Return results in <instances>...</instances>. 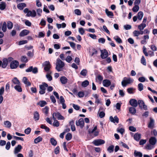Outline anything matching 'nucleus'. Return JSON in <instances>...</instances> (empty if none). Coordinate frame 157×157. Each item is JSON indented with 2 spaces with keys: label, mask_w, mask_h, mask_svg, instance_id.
Returning <instances> with one entry per match:
<instances>
[{
  "label": "nucleus",
  "mask_w": 157,
  "mask_h": 157,
  "mask_svg": "<svg viewBox=\"0 0 157 157\" xmlns=\"http://www.w3.org/2000/svg\"><path fill=\"white\" fill-rule=\"evenodd\" d=\"M56 69L58 71H61L62 68L64 66V63L59 58L57 59L56 64Z\"/></svg>",
  "instance_id": "nucleus-1"
},
{
  "label": "nucleus",
  "mask_w": 157,
  "mask_h": 157,
  "mask_svg": "<svg viewBox=\"0 0 157 157\" xmlns=\"http://www.w3.org/2000/svg\"><path fill=\"white\" fill-rule=\"evenodd\" d=\"M133 81V80L130 78L124 77L121 82V84L123 86L125 87L127 84H130Z\"/></svg>",
  "instance_id": "nucleus-2"
},
{
  "label": "nucleus",
  "mask_w": 157,
  "mask_h": 157,
  "mask_svg": "<svg viewBox=\"0 0 157 157\" xmlns=\"http://www.w3.org/2000/svg\"><path fill=\"white\" fill-rule=\"evenodd\" d=\"M42 66L44 67V70L48 72V74H51L52 72L50 71L51 65L49 61H46L42 63Z\"/></svg>",
  "instance_id": "nucleus-3"
},
{
  "label": "nucleus",
  "mask_w": 157,
  "mask_h": 157,
  "mask_svg": "<svg viewBox=\"0 0 157 157\" xmlns=\"http://www.w3.org/2000/svg\"><path fill=\"white\" fill-rule=\"evenodd\" d=\"M48 87V85L45 82H43L41 85H40L39 93L41 94H44L45 92L46 88Z\"/></svg>",
  "instance_id": "nucleus-4"
},
{
  "label": "nucleus",
  "mask_w": 157,
  "mask_h": 157,
  "mask_svg": "<svg viewBox=\"0 0 157 157\" xmlns=\"http://www.w3.org/2000/svg\"><path fill=\"white\" fill-rule=\"evenodd\" d=\"M138 104L141 109H143L145 110L147 109V106L145 105L144 101L142 100H139L138 101Z\"/></svg>",
  "instance_id": "nucleus-5"
},
{
  "label": "nucleus",
  "mask_w": 157,
  "mask_h": 157,
  "mask_svg": "<svg viewBox=\"0 0 157 157\" xmlns=\"http://www.w3.org/2000/svg\"><path fill=\"white\" fill-rule=\"evenodd\" d=\"M84 122L83 119L82 118L80 119L78 121H76V124L77 126H79L82 128L84 126Z\"/></svg>",
  "instance_id": "nucleus-6"
},
{
  "label": "nucleus",
  "mask_w": 157,
  "mask_h": 157,
  "mask_svg": "<svg viewBox=\"0 0 157 157\" xmlns=\"http://www.w3.org/2000/svg\"><path fill=\"white\" fill-rule=\"evenodd\" d=\"M105 143V141L102 139L95 140L93 142V143L95 146H99Z\"/></svg>",
  "instance_id": "nucleus-7"
},
{
  "label": "nucleus",
  "mask_w": 157,
  "mask_h": 157,
  "mask_svg": "<svg viewBox=\"0 0 157 157\" xmlns=\"http://www.w3.org/2000/svg\"><path fill=\"white\" fill-rule=\"evenodd\" d=\"M11 87H13L15 85L21 84L20 82L17 77H14L12 80Z\"/></svg>",
  "instance_id": "nucleus-8"
},
{
  "label": "nucleus",
  "mask_w": 157,
  "mask_h": 157,
  "mask_svg": "<svg viewBox=\"0 0 157 157\" xmlns=\"http://www.w3.org/2000/svg\"><path fill=\"white\" fill-rule=\"evenodd\" d=\"M101 52V57L102 59H105L108 56V53L106 50H100Z\"/></svg>",
  "instance_id": "nucleus-9"
},
{
  "label": "nucleus",
  "mask_w": 157,
  "mask_h": 157,
  "mask_svg": "<svg viewBox=\"0 0 157 157\" xmlns=\"http://www.w3.org/2000/svg\"><path fill=\"white\" fill-rule=\"evenodd\" d=\"M18 62L17 61H13L10 63V67L12 69L16 68L18 67Z\"/></svg>",
  "instance_id": "nucleus-10"
},
{
  "label": "nucleus",
  "mask_w": 157,
  "mask_h": 157,
  "mask_svg": "<svg viewBox=\"0 0 157 157\" xmlns=\"http://www.w3.org/2000/svg\"><path fill=\"white\" fill-rule=\"evenodd\" d=\"M36 15V11L34 10L32 11L29 10V12L26 14V16L28 17H35Z\"/></svg>",
  "instance_id": "nucleus-11"
},
{
  "label": "nucleus",
  "mask_w": 157,
  "mask_h": 157,
  "mask_svg": "<svg viewBox=\"0 0 157 157\" xmlns=\"http://www.w3.org/2000/svg\"><path fill=\"white\" fill-rule=\"evenodd\" d=\"M97 129V126H95L94 127V128L92 129H89V133H93L94 135L95 136H96L98 135V131H96V130Z\"/></svg>",
  "instance_id": "nucleus-12"
},
{
  "label": "nucleus",
  "mask_w": 157,
  "mask_h": 157,
  "mask_svg": "<svg viewBox=\"0 0 157 157\" xmlns=\"http://www.w3.org/2000/svg\"><path fill=\"white\" fill-rule=\"evenodd\" d=\"M129 103L131 105L134 107H136L138 105V102L135 99H130L129 101Z\"/></svg>",
  "instance_id": "nucleus-13"
},
{
  "label": "nucleus",
  "mask_w": 157,
  "mask_h": 157,
  "mask_svg": "<svg viewBox=\"0 0 157 157\" xmlns=\"http://www.w3.org/2000/svg\"><path fill=\"white\" fill-rule=\"evenodd\" d=\"M110 121L112 122L115 123V122L118 123L119 122V119L117 116H115L114 117L112 116L109 117Z\"/></svg>",
  "instance_id": "nucleus-14"
},
{
  "label": "nucleus",
  "mask_w": 157,
  "mask_h": 157,
  "mask_svg": "<svg viewBox=\"0 0 157 157\" xmlns=\"http://www.w3.org/2000/svg\"><path fill=\"white\" fill-rule=\"evenodd\" d=\"M22 148V147L21 145H18L16 147L14 148V154H16L20 152Z\"/></svg>",
  "instance_id": "nucleus-15"
},
{
  "label": "nucleus",
  "mask_w": 157,
  "mask_h": 157,
  "mask_svg": "<svg viewBox=\"0 0 157 157\" xmlns=\"http://www.w3.org/2000/svg\"><path fill=\"white\" fill-rule=\"evenodd\" d=\"M102 84L104 86L108 87L111 85V82L108 79H105L103 80Z\"/></svg>",
  "instance_id": "nucleus-16"
},
{
  "label": "nucleus",
  "mask_w": 157,
  "mask_h": 157,
  "mask_svg": "<svg viewBox=\"0 0 157 157\" xmlns=\"http://www.w3.org/2000/svg\"><path fill=\"white\" fill-rule=\"evenodd\" d=\"M154 120L151 117L150 118V122L148 124V127L150 128H153L154 127Z\"/></svg>",
  "instance_id": "nucleus-17"
},
{
  "label": "nucleus",
  "mask_w": 157,
  "mask_h": 157,
  "mask_svg": "<svg viewBox=\"0 0 157 157\" xmlns=\"http://www.w3.org/2000/svg\"><path fill=\"white\" fill-rule=\"evenodd\" d=\"M156 142L157 139L155 137H151L149 140V143L154 146Z\"/></svg>",
  "instance_id": "nucleus-18"
},
{
  "label": "nucleus",
  "mask_w": 157,
  "mask_h": 157,
  "mask_svg": "<svg viewBox=\"0 0 157 157\" xmlns=\"http://www.w3.org/2000/svg\"><path fill=\"white\" fill-rule=\"evenodd\" d=\"M29 33V31L27 30L24 29L19 34L20 36H24L27 35Z\"/></svg>",
  "instance_id": "nucleus-19"
},
{
  "label": "nucleus",
  "mask_w": 157,
  "mask_h": 157,
  "mask_svg": "<svg viewBox=\"0 0 157 157\" xmlns=\"http://www.w3.org/2000/svg\"><path fill=\"white\" fill-rule=\"evenodd\" d=\"M54 115H55V117L58 120H62L64 119V117L61 116L59 112L54 113Z\"/></svg>",
  "instance_id": "nucleus-20"
},
{
  "label": "nucleus",
  "mask_w": 157,
  "mask_h": 157,
  "mask_svg": "<svg viewBox=\"0 0 157 157\" xmlns=\"http://www.w3.org/2000/svg\"><path fill=\"white\" fill-rule=\"evenodd\" d=\"M149 39V36L148 35L144 36L143 37V39L141 41V43L142 44H146L147 43V40Z\"/></svg>",
  "instance_id": "nucleus-21"
},
{
  "label": "nucleus",
  "mask_w": 157,
  "mask_h": 157,
  "mask_svg": "<svg viewBox=\"0 0 157 157\" xmlns=\"http://www.w3.org/2000/svg\"><path fill=\"white\" fill-rule=\"evenodd\" d=\"M13 87L17 92H21L22 91V89L21 87V84L15 85Z\"/></svg>",
  "instance_id": "nucleus-22"
},
{
  "label": "nucleus",
  "mask_w": 157,
  "mask_h": 157,
  "mask_svg": "<svg viewBox=\"0 0 157 157\" xmlns=\"http://www.w3.org/2000/svg\"><path fill=\"white\" fill-rule=\"evenodd\" d=\"M33 118L35 121H38L40 118V115L37 111H35L33 113Z\"/></svg>",
  "instance_id": "nucleus-23"
},
{
  "label": "nucleus",
  "mask_w": 157,
  "mask_h": 157,
  "mask_svg": "<svg viewBox=\"0 0 157 157\" xmlns=\"http://www.w3.org/2000/svg\"><path fill=\"white\" fill-rule=\"evenodd\" d=\"M26 5L25 3H21L18 4L17 6V8L20 10H23V8L26 7Z\"/></svg>",
  "instance_id": "nucleus-24"
},
{
  "label": "nucleus",
  "mask_w": 157,
  "mask_h": 157,
  "mask_svg": "<svg viewBox=\"0 0 157 157\" xmlns=\"http://www.w3.org/2000/svg\"><path fill=\"white\" fill-rule=\"evenodd\" d=\"M22 81L25 84L28 86H30L31 85L30 82L28 81L27 78L25 77H23Z\"/></svg>",
  "instance_id": "nucleus-25"
},
{
  "label": "nucleus",
  "mask_w": 157,
  "mask_h": 157,
  "mask_svg": "<svg viewBox=\"0 0 157 157\" xmlns=\"http://www.w3.org/2000/svg\"><path fill=\"white\" fill-rule=\"evenodd\" d=\"M105 13L107 16L110 18H113V13L111 11H109L108 10L106 9L105 10Z\"/></svg>",
  "instance_id": "nucleus-26"
},
{
  "label": "nucleus",
  "mask_w": 157,
  "mask_h": 157,
  "mask_svg": "<svg viewBox=\"0 0 157 157\" xmlns=\"http://www.w3.org/2000/svg\"><path fill=\"white\" fill-rule=\"evenodd\" d=\"M8 62L7 61V60L6 59V58H4L2 60V67L3 68H5L7 64H8Z\"/></svg>",
  "instance_id": "nucleus-27"
},
{
  "label": "nucleus",
  "mask_w": 157,
  "mask_h": 157,
  "mask_svg": "<svg viewBox=\"0 0 157 157\" xmlns=\"http://www.w3.org/2000/svg\"><path fill=\"white\" fill-rule=\"evenodd\" d=\"M154 147L155 146L154 145L149 143L146 144L145 146V148L147 150H151L154 148Z\"/></svg>",
  "instance_id": "nucleus-28"
},
{
  "label": "nucleus",
  "mask_w": 157,
  "mask_h": 157,
  "mask_svg": "<svg viewBox=\"0 0 157 157\" xmlns=\"http://www.w3.org/2000/svg\"><path fill=\"white\" fill-rule=\"evenodd\" d=\"M67 79L64 76H62L60 78V81L62 84H65L67 82Z\"/></svg>",
  "instance_id": "nucleus-29"
},
{
  "label": "nucleus",
  "mask_w": 157,
  "mask_h": 157,
  "mask_svg": "<svg viewBox=\"0 0 157 157\" xmlns=\"http://www.w3.org/2000/svg\"><path fill=\"white\" fill-rule=\"evenodd\" d=\"M134 139L137 141H138L141 138V134L138 133H136L134 136Z\"/></svg>",
  "instance_id": "nucleus-30"
},
{
  "label": "nucleus",
  "mask_w": 157,
  "mask_h": 157,
  "mask_svg": "<svg viewBox=\"0 0 157 157\" xmlns=\"http://www.w3.org/2000/svg\"><path fill=\"white\" fill-rule=\"evenodd\" d=\"M4 124L5 127L7 128H10L11 126V123L8 121H6L4 122Z\"/></svg>",
  "instance_id": "nucleus-31"
},
{
  "label": "nucleus",
  "mask_w": 157,
  "mask_h": 157,
  "mask_svg": "<svg viewBox=\"0 0 157 157\" xmlns=\"http://www.w3.org/2000/svg\"><path fill=\"white\" fill-rule=\"evenodd\" d=\"M133 155L135 157H142L143 156L141 152L137 151L136 150L134 151Z\"/></svg>",
  "instance_id": "nucleus-32"
},
{
  "label": "nucleus",
  "mask_w": 157,
  "mask_h": 157,
  "mask_svg": "<svg viewBox=\"0 0 157 157\" xmlns=\"http://www.w3.org/2000/svg\"><path fill=\"white\" fill-rule=\"evenodd\" d=\"M6 6V3L4 2H1L0 4V10H4L5 9Z\"/></svg>",
  "instance_id": "nucleus-33"
},
{
  "label": "nucleus",
  "mask_w": 157,
  "mask_h": 157,
  "mask_svg": "<svg viewBox=\"0 0 157 157\" xmlns=\"http://www.w3.org/2000/svg\"><path fill=\"white\" fill-rule=\"evenodd\" d=\"M66 24L64 23H63L62 24H56V26L58 29H59L61 27L64 28L66 27Z\"/></svg>",
  "instance_id": "nucleus-34"
},
{
  "label": "nucleus",
  "mask_w": 157,
  "mask_h": 157,
  "mask_svg": "<svg viewBox=\"0 0 157 157\" xmlns=\"http://www.w3.org/2000/svg\"><path fill=\"white\" fill-rule=\"evenodd\" d=\"M113 39L118 43H122V41L121 39L118 36H116L114 37Z\"/></svg>",
  "instance_id": "nucleus-35"
},
{
  "label": "nucleus",
  "mask_w": 157,
  "mask_h": 157,
  "mask_svg": "<svg viewBox=\"0 0 157 157\" xmlns=\"http://www.w3.org/2000/svg\"><path fill=\"white\" fill-rule=\"evenodd\" d=\"M103 77L100 75H98L96 77V81H99L101 82L103 80Z\"/></svg>",
  "instance_id": "nucleus-36"
},
{
  "label": "nucleus",
  "mask_w": 157,
  "mask_h": 157,
  "mask_svg": "<svg viewBox=\"0 0 157 157\" xmlns=\"http://www.w3.org/2000/svg\"><path fill=\"white\" fill-rule=\"evenodd\" d=\"M42 138L41 136H39L34 139V143L36 144L42 141Z\"/></svg>",
  "instance_id": "nucleus-37"
},
{
  "label": "nucleus",
  "mask_w": 157,
  "mask_h": 157,
  "mask_svg": "<svg viewBox=\"0 0 157 157\" xmlns=\"http://www.w3.org/2000/svg\"><path fill=\"white\" fill-rule=\"evenodd\" d=\"M146 25L145 23H142L138 26L139 29L140 30H142L146 27Z\"/></svg>",
  "instance_id": "nucleus-38"
},
{
  "label": "nucleus",
  "mask_w": 157,
  "mask_h": 157,
  "mask_svg": "<svg viewBox=\"0 0 157 157\" xmlns=\"http://www.w3.org/2000/svg\"><path fill=\"white\" fill-rule=\"evenodd\" d=\"M129 111L130 113L132 114H135L136 112V109L132 107H130L129 109Z\"/></svg>",
  "instance_id": "nucleus-39"
},
{
  "label": "nucleus",
  "mask_w": 157,
  "mask_h": 157,
  "mask_svg": "<svg viewBox=\"0 0 157 157\" xmlns=\"http://www.w3.org/2000/svg\"><path fill=\"white\" fill-rule=\"evenodd\" d=\"M143 13L141 11H140L138 13L137 17L139 20H141L143 16Z\"/></svg>",
  "instance_id": "nucleus-40"
},
{
  "label": "nucleus",
  "mask_w": 157,
  "mask_h": 157,
  "mask_svg": "<svg viewBox=\"0 0 157 157\" xmlns=\"http://www.w3.org/2000/svg\"><path fill=\"white\" fill-rule=\"evenodd\" d=\"M37 104L39 105L40 107H43L47 104V102L44 101H41Z\"/></svg>",
  "instance_id": "nucleus-41"
},
{
  "label": "nucleus",
  "mask_w": 157,
  "mask_h": 157,
  "mask_svg": "<svg viewBox=\"0 0 157 157\" xmlns=\"http://www.w3.org/2000/svg\"><path fill=\"white\" fill-rule=\"evenodd\" d=\"M89 84V82L87 80L83 81L82 83V86L83 87H86Z\"/></svg>",
  "instance_id": "nucleus-42"
},
{
  "label": "nucleus",
  "mask_w": 157,
  "mask_h": 157,
  "mask_svg": "<svg viewBox=\"0 0 157 157\" xmlns=\"http://www.w3.org/2000/svg\"><path fill=\"white\" fill-rule=\"evenodd\" d=\"M114 146L112 145L109 146L107 148V150L109 153H111L113 151Z\"/></svg>",
  "instance_id": "nucleus-43"
},
{
  "label": "nucleus",
  "mask_w": 157,
  "mask_h": 157,
  "mask_svg": "<svg viewBox=\"0 0 157 157\" xmlns=\"http://www.w3.org/2000/svg\"><path fill=\"white\" fill-rule=\"evenodd\" d=\"M65 138L67 140H70L72 138V134L69 133H67L66 136Z\"/></svg>",
  "instance_id": "nucleus-44"
},
{
  "label": "nucleus",
  "mask_w": 157,
  "mask_h": 157,
  "mask_svg": "<svg viewBox=\"0 0 157 157\" xmlns=\"http://www.w3.org/2000/svg\"><path fill=\"white\" fill-rule=\"evenodd\" d=\"M138 90L140 91H141L143 90L144 86L142 83H140L138 85Z\"/></svg>",
  "instance_id": "nucleus-45"
},
{
  "label": "nucleus",
  "mask_w": 157,
  "mask_h": 157,
  "mask_svg": "<svg viewBox=\"0 0 157 157\" xmlns=\"http://www.w3.org/2000/svg\"><path fill=\"white\" fill-rule=\"evenodd\" d=\"M87 73V70L86 69H83L80 72V74L84 76H85L86 75Z\"/></svg>",
  "instance_id": "nucleus-46"
},
{
  "label": "nucleus",
  "mask_w": 157,
  "mask_h": 157,
  "mask_svg": "<svg viewBox=\"0 0 157 157\" xmlns=\"http://www.w3.org/2000/svg\"><path fill=\"white\" fill-rule=\"evenodd\" d=\"M7 24L6 22H4L2 26V30L4 32H5L6 30Z\"/></svg>",
  "instance_id": "nucleus-47"
},
{
  "label": "nucleus",
  "mask_w": 157,
  "mask_h": 157,
  "mask_svg": "<svg viewBox=\"0 0 157 157\" xmlns=\"http://www.w3.org/2000/svg\"><path fill=\"white\" fill-rule=\"evenodd\" d=\"M50 142L51 144L54 146H56L57 144V141L53 138H51V139Z\"/></svg>",
  "instance_id": "nucleus-48"
},
{
  "label": "nucleus",
  "mask_w": 157,
  "mask_h": 157,
  "mask_svg": "<svg viewBox=\"0 0 157 157\" xmlns=\"http://www.w3.org/2000/svg\"><path fill=\"white\" fill-rule=\"evenodd\" d=\"M139 9V7L138 5H135L132 8V10L134 12H137Z\"/></svg>",
  "instance_id": "nucleus-49"
},
{
  "label": "nucleus",
  "mask_w": 157,
  "mask_h": 157,
  "mask_svg": "<svg viewBox=\"0 0 157 157\" xmlns=\"http://www.w3.org/2000/svg\"><path fill=\"white\" fill-rule=\"evenodd\" d=\"M7 26L9 29H11L13 27V24L12 23L11 21H8L7 22Z\"/></svg>",
  "instance_id": "nucleus-50"
},
{
  "label": "nucleus",
  "mask_w": 157,
  "mask_h": 157,
  "mask_svg": "<svg viewBox=\"0 0 157 157\" xmlns=\"http://www.w3.org/2000/svg\"><path fill=\"white\" fill-rule=\"evenodd\" d=\"M141 63L144 65H146V62L144 56H143L142 57L141 60Z\"/></svg>",
  "instance_id": "nucleus-51"
},
{
  "label": "nucleus",
  "mask_w": 157,
  "mask_h": 157,
  "mask_svg": "<svg viewBox=\"0 0 157 157\" xmlns=\"http://www.w3.org/2000/svg\"><path fill=\"white\" fill-rule=\"evenodd\" d=\"M49 110V108L48 106H45L43 109V113H44L46 114L48 113Z\"/></svg>",
  "instance_id": "nucleus-52"
},
{
  "label": "nucleus",
  "mask_w": 157,
  "mask_h": 157,
  "mask_svg": "<svg viewBox=\"0 0 157 157\" xmlns=\"http://www.w3.org/2000/svg\"><path fill=\"white\" fill-rule=\"evenodd\" d=\"M21 61L23 62L26 63L28 62V60L26 56H22L21 58Z\"/></svg>",
  "instance_id": "nucleus-53"
},
{
  "label": "nucleus",
  "mask_w": 157,
  "mask_h": 157,
  "mask_svg": "<svg viewBox=\"0 0 157 157\" xmlns=\"http://www.w3.org/2000/svg\"><path fill=\"white\" fill-rule=\"evenodd\" d=\"M134 90V89L133 88H129L127 89V91L128 93L129 94H133V91Z\"/></svg>",
  "instance_id": "nucleus-54"
},
{
  "label": "nucleus",
  "mask_w": 157,
  "mask_h": 157,
  "mask_svg": "<svg viewBox=\"0 0 157 157\" xmlns=\"http://www.w3.org/2000/svg\"><path fill=\"white\" fill-rule=\"evenodd\" d=\"M143 52L145 55L147 56H148V53L147 52L146 48L145 46H143Z\"/></svg>",
  "instance_id": "nucleus-55"
},
{
  "label": "nucleus",
  "mask_w": 157,
  "mask_h": 157,
  "mask_svg": "<svg viewBox=\"0 0 157 157\" xmlns=\"http://www.w3.org/2000/svg\"><path fill=\"white\" fill-rule=\"evenodd\" d=\"M31 131V128H28L27 129L25 130L24 132L26 134H29L30 133Z\"/></svg>",
  "instance_id": "nucleus-56"
},
{
  "label": "nucleus",
  "mask_w": 157,
  "mask_h": 157,
  "mask_svg": "<svg viewBox=\"0 0 157 157\" xmlns=\"http://www.w3.org/2000/svg\"><path fill=\"white\" fill-rule=\"evenodd\" d=\"M151 49L153 51H155L157 50V48L155 45L154 44H152L150 46Z\"/></svg>",
  "instance_id": "nucleus-57"
},
{
  "label": "nucleus",
  "mask_w": 157,
  "mask_h": 157,
  "mask_svg": "<svg viewBox=\"0 0 157 157\" xmlns=\"http://www.w3.org/2000/svg\"><path fill=\"white\" fill-rule=\"evenodd\" d=\"M65 60L67 62L69 63L72 60V58L71 56H68L65 59Z\"/></svg>",
  "instance_id": "nucleus-58"
},
{
  "label": "nucleus",
  "mask_w": 157,
  "mask_h": 157,
  "mask_svg": "<svg viewBox=\"0 0 157 157\" xmlns=\"http://www.w3.org/2000/svg\"><path fill=\"white\" fill-rule=\"evenodd\" d=\"M10 145L11 144L10 142H7L6 146V149L7 150H9L10 147Z\"/></svg>",
  "instance_id": "nucleus-59"
},
{
  "label": "nucleus",
  "mask_w": 157,
  "mask_h": 157,
  "mask_svg": "<svg viewBox=\"0 0 157 157\" xmlns=\"http://www.w3.org/2000/svg\"><path fill=\"white\" fill-rule=\"evenodd\" d=\"M45 36V33L44 32H40L38 34V37H44Z\"/></svg>",
  "instance_id": "nucleus-60"
},
{
  "label": "nucleus",
  "mask_w": 157,
  "mask_h": 157,
  "mask_svg": "<svg viewBox=\"0 0 157 157\" xmlns=\"http://www.w3.org/2000/svg\"><path fill=\"white\" fill-rule=\"evenodd\" d=\"M103 29L104 31L106 32L108 34H110V32L109 30L107 28L105 25H103Z\"/></svg>",
  "instance_id": "nucleus-61"
},
{
  "label": "nucleus",
  "mask_w": 157,
  "mask_h": 157,
  "mask_svg": "<svg viewBox=\"0 0 157 157\" xmlns=\"http://www.w3.org/2000/svg\"><path fill=\"white\" fill-rule=\"evenodd\" d=\"M75 13L78 15H81V12L79 9H76L75 10Z\"/></svg>",
  "instance_id": "nucleus-62"
},
{
  "label": "nucleus",
  "mask_w": 157,
  "mask_h": 157,
  "mask_svg": "<svg viewBox=\"0 0 157 157\" xmlns=\"http://www.w3.org/2000/svg\"><path fill=\"white\" fill-rule=\"evenodd\" d=\"M53 125L56 127H58L59 126V123L57 120H56L54 121L53 124Z\"/></svg>",
  "instance_id": "nucleus-63"
},
{
  "label": "nucleus",
  "mask_w": 157,
  "mask_h": 157,
  "mask_svg": "<svg viewBox=\"0 0 157 157\" xmlns=\"http://www.w3.org/2000/svg\"><path fill=\"white\" fill-rule=\"evenodd\" d=\"M124 27L126 30H129L131 28V26L129 25H126L124 26Z\"/></svg>",
  "instance_id": "nucleus-64"
}]
</instances>
